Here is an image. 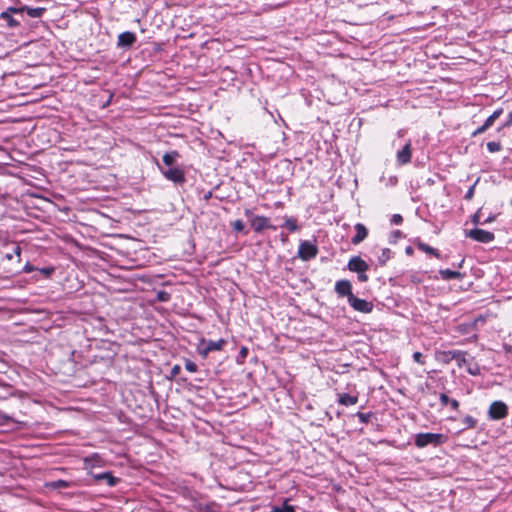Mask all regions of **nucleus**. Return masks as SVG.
Masks as SVG:
<instances>
[{
  "mask_svg": "<svg viewBox=\"0 0 512 512\" xmlns=\"http://www.w3.org/2000/svg\"><path fill=\"white\" fill-rule=\"evenodd\" d=\"M162 175L169 181L182 185L185 182V173L179 167H168L165 169L161 165L157 164Z\"/></svg>",
  "mask_w": 512,
  "mask_h": 512,
  "instance_id": "f257e3e1",
  "label": "nucleus"
},
{
  "mask_svg": "<svg viewBox=\"0 0 512 512\" xmlns=\"http://www.w3.org/2000/svg\"><path fill=\"white\" fill-rule=\"evenodd\" d=\"M318 254V247L311 241H301L298 248V257L303 261H309Z\"/></svg>",
  "mask_w": 512,
  "mask_h": 512,
  "instance_id": "f03ea898",
  "label": "nucleus"
},
{
  "mask_svg": "<svg viewBox=\"0 0 512 512\" xmlns=\"http://www.w3.org/2000/svg\"><path fill=\"white\" fill-rule=\"evenodd\" d=\"M443 438L442 434L436 433H419L415 438V445L419 448H423L429 444L437 445L441 443Z\"/></svg>",
  "mask_w": 512,
  "mask_h": 512,
  "instance_id": "7ed1b4c3",
  "label": "nucleus"
},
{
  "mask_svg": "<svg viewBox=\"0 0 512 512\" xmlns=\"http://www.w3.org/2000/svg\"><path fill=\"white\" fill-rule=\"evenodd\" d=\"M488 413L491 419L500 420L507 416L508 407L502 401H495L490 405Z\"/></svg>",
  "mask_w": 512,
  "mask_h": 512,
  "instance_id": "20e7f679",
  "label": "nucleus"
},
{
  "mask_svg": "<svg viewBox=\"0 0 512 512\" xmlns=\"http://www.w3.org/2000/svg\"><path fill=\"white\" fill-rule=\"evenodd\" d=\"M466 236L481 243L492 242L495 238L492 232L478 228L468 231Z\"/></svg>",
  "mask_w": 512,
  "mask_h": 512,
  "instance_id": "39448f33",
  "label": "nucleus"
},
{
  "mask_svg": "<svg viewBox=\"0 0 512 512\" xmlns=\"http://www.w3.org/2000/svg\"><path fill=\"white\" fill-rule=\"evenodd\" d=\"M348 302L354 310L362 312V313H369L373 309V305L371 302H368L364 299H360V298L356 297L354 294L351 295Z\"/></svg>",
  "mask_w": 512,
  "mask_h": 512,
  "instance_id": "423d86ee",
  "label": "nucleus"
},
{
  "mask_svg": "<svg viewBox=\"0 0 512 512\" xmlns=\"http://www.w3.org/2000/svg\"><path fill=\"white\" fill-rule=\"evenodd\" d=\"M251 226L256 232H261L264 229H276L265 216H254L251 220Z\"/></svg>",
  "mask_w": 512,
  "mask_h": 512,
  "instance_id": "0eeeda50",
  "label": "nucleus"
},
{
  "mask_svg": "<svg viewBox=\"0 0 512 512\" xmlns=\"http://www.w3.org/2000/svg\"><path fill=\"white\" fill-rule=\"evenodd\" d=\"M335 291L339 296H347L349 300L352 293L351 283L348 280H339L336 282Z\"/></svg>",
  "mask_w": 512,
  "mask_h": 512,
  "instance_id": "6e6552de",
  "label": "nucleus"
},
{
  "mask_svg": "<svg viewBox=\"0 0 512 512\" xmlns=\"http://www.w3.org/2000/svg\"><path fill=\"white\" fill-rule=\"evenodd\" d=\"M226 341L224 339H219L217 341H208L206 342L205 348L200 350V354L206 357L212 351H220L224 347Z\"/></svg>",
  "mask_w": 512,
  "mask_h": 512,
  "instance_id": "1a4fd4ad",
  "label": "nucleus"
},
{
  "mask_svg": "<svg viewBox=\"0 0 512 512\" xmlns=\"http://www.w3.org/2000/svg\"><path fill=\"white\" fill-rule=\"evenodd\" d=\"M349 270L357 273L365 272L368 269L367 263L358 256L352 257L348 262Z\"/></svg>",
  "mask_w": 512,
  "mask_h": 512,
  "instance_id": "9d476101",
  "label": "nucleus"
},
{
  "mask_svg": "<svg viewBox=\"0 0 512 512\" xmlns=\"http://www.w3.org/2000/svg\"><path fill=\"white\" fill-rule=\"evenodd\" d=\"M136 41V36L134 33L126 31L121 33L118 36V46L119 47H131Z\"/></svg>",
  "mask_w": 512,
  "mask_h": 512,
  "instance_id": "9b49d317",
  "label": "nucleus"
},
{
  "mask_svg": "<svg viewBox=\"0 0 512 512\" xmlns=\"http://www.w3.org/2000/svg\"><path fill=\"white\" fill-rule=\"evenodd\" d=\"M411 144L407 143L400 151L397 152V161L400 165L407 164L411 161Z\"/></svg>",
  "mask_w": 512,
  "mask_h": 512,
  "instance_id": "f8f14e48",
  "label": "nucleus"
},
{
  "mask_svg": "<svg viewBox=\"0 0 512 512\" xmlns=\"http://www.w3.org/2000/svg\"><path fill=\"white\" fill-rule=\"evenodd\" d=\"M355 230H356V234L354 235V237L352 238V243L353 244H359L360 242H362L368 235V230L367 228L361 224V223H357L355 225Z\"/></svg>",
  "mask_w": 512,
  "mask_h": 512,
  "instance_id": "ddd939ff",
  "label": "nucleus"
},
{
  "mask_svg": "<svg viewBox=\"0 0 512 512\" xmlns=\"http://www.w3.org/2000/svg\"><path fill=\"white\" fill-rule=\"evenodd\" d=\"M457 350L455 351H436L435 358L438 362L447 364L452 360H455Z\"/></svg>",
  "mask_w": 512,
  "mask_h": 512,
  "instance_id": "4468645a",
  "label": "nucleus"
},
{
  "mask_svg": "<svg viewBox=\"0 0 512 512\" xmlns=\"http://www.w3.org/2000/svg\"><path fill=\"white\" fill-rule=\"evenodd\" d=\"M19 11L20 10H18L16 8L10 7V8H8L7 11H4L1 13L0 18L5 20L9 27H16L19 25V22L12 17L11 12L17 13Z\"/></svg>",
  "mask_w": 512,
  "mask_h": 512,
  "instance_id": "2eb2a0df",
  "label": "nucleus"
},
{
  "mask_svg": "<svg viewBox=\"0 0 512 512\" xmlns=\"http://www.w3.org/2000/svg\"><path fill=\"white\" fill-rule=\"evenodd\" d=\"M94 479L97 481L105 480L110 487L116 485L118 482V479L115 478L110 472L96 474L94 475Z\"/></svg>",
  "mask_w": 512,
  "mask_h": 512,
  "instance_id": "dca6fc26",
  "label": "nucleus"
},
{
  "mask_svg": "<svg viewBox=\"0 0 512 512\" xmlns=\"http://www.w3.org/2000/svg\"><path fill=\"white\" fill-rule=\"evenodd\" d=\"M339 404L344 406L355 405L358 402L357 396H351L347 393H342L339 395L338 399Z\"/></svg>",
  "mask_w": 512,
  "mask_h": 512,
  "instance_id": "f3484780",
  "label": "nucleus"
},
{
  "mask_svg": "<svg viewBox=\"0 0 512 512\" xmlns=\"http://www.w3.org/2000/svg\"><path fill=\"white\" fill-rule=\"evenodd\" d=\"M179 157V153L177 151H170L163 155L162 161L163 164L167 167H173L176 159Z\"/></svg>",
  "mask_w": 512,
  "mask_h": 512,
  "instance_id": "a211bd4d",
  "label": "nucleus"
},
{
  "mask_svg": "<svg viewBox=\"0 0 512 512\" xmlns=\"http://www.w3.org/2000/svg\"><path fill=\"white\" fill-rule=\"evenodd\" d=\"M439 274L443 280L459 279L462 277L460 272L450 269H442L439 271Z\"/></svg>",
  "mask_w": 512,
  "mask_h": 512,
  "instance_id": "6ab92c4d",
  "label": "nucleus"
},
{
  "mask_svg": "<svg viewBox=\"0 0 512 512\" xmlns=\"http://www.w3.org/2000/svg\"><path fill=\"white\" fill-rule=\"evenodd\" d=\"M503 113V109L502 108H498L496 109L484 122L486 123L487 126L491 127L495 120H497Z\"/></svg>",
  "mask_w": 512,
  "mask_h": 512,
  "instance_id": "aec40b11",
  "label": "nucleus"
},
{
  "mask_svg": "<svg viewBox=\"0 0 512 512\" xmlns=\"http://www.w3.org/2000/svg\"><path fill=\"white\" fill-rule=\"evenodd\" d=\"M418 248L425 253L431 254L435 257H439L438 251L425 243H419Z\"/></svg>",
  "mask_w": 512,
  "mask_h": 512,
  "instance_id": "412c9836",
  "label": "nucleus"
},
{
  "mask_svg": "<svg viewBox=\"0 0 512 512\" xmlns=\"http://www.w3.org/2000/svg\"><path fill=\"white\" fill-rule=\"evenodd\" d=\"M45 9L41 7L36 8H27V14L32 18H38L41 17L44 13Z\"/></svg>",
  "mask_w": 512,
  "mask_h": 512,
  "instance_id": "4be33fe9",
  "label": "nucleus"
},
{
  "mask_svg": "<svg viewBox=\"0 0 512 512\" xmlns=\"http://www.w3.org/2000/svg\"><path fill=\"white\" fill-rule=\"evenodd\" d=\"M487 149L490 153L499 152L502 150V145L500 142L491 141L487 143Z\"/></svg>",
  "mask_w": 512,
  "mask_h": 512,
  "instance_id": "5701e85b",
  "label": "nucleus"
},
{
  "mask_svg": "<svg viewBox=\"0 0 512 512\" xmlns=\"http://www.w3.org/2000/svg\"><path fill=\"white\" fill-rule=\"evenodd\" d=\"M455 360L457 361L459 367L464 366L466 364V362H467V360H466V353L463 352V351H458L457 350Z\"/></svg>",
  "mask_w": 512,
  "mask_h": 512,
  "instance_id": "b1692460",
  "label": "nucleus"
},
{
  "mask_svg": "<svg viewBox=\"0 0 512 512\" xmlns=\"http://www.w3.org/2000/svg\"><path fill=\"white\" fill-rule=\"evenodd\" d=\"M284 226L287 227L292 232L296 231L298 228L296 220H294L292 218H286L285 222H284Z\"/></svg>",
  "mask_w": 512,
  "mask_h": 512,
  "instance_id": "393cba45",
  "label": "nucleus"
},
{
  "mask_svg": "<svg viewBox=\"0 0 512 512\" xmlns=\"http://www.w3.org/2000/svg\"><path fill=\"white\" fill-rule=\"evenodd\" d=\"M273 512H295V510L293 506L283 503L281 507L273 508Z\"/></svg>",
  "mask_w": 512,
  "mask_h": 512,
  "instance_id": "a878e982",
  "label": "nucleus"
},
{
  "mask_svg": "<svg viewBox=\"0 0 512 512\" xmlns=\"http://www.w3.org/2000/svg\"><path fill=\"white\" fill-rule=\"evenodd\" d=\"M462 422L465 424L467 428H474L476 426L477 421L472 416L467 415L463 418Z\"/></svg>",
  "mask_w": 512,
  "mask_h": 512,
  "instance_id": "bb28decb",
  "label": "nucleus"
},
{
  "mask_svg": "<svg viewBox=\"0 0 512 512\" xmlns=\"http://www.w3.org/2000/svg\"><path fill=\"white\" fill-rule=\"evenodd\" d=\"M185 368H186V370H188L189 372H192V373L197 371V365L190 360H186Z\"/></svg>",
  "mask_w": 512,
  "mask_h": 512,
  "instance_id": "cd10ccee",
  "label": "nucleus"
},
{
  "mask_svg": "<svg viewBox=\"0 0 512 512\" xmlns=\"http://www.w3.org/2000/svg\"><path fill=\"white\" fill-rule=\"evenodd\" d=\"M490 127L486 125L484 122L480 127H478L473 133L472 136H477L479 134L484 133L486 130H488Z\"/></svg>",
  "mask_w": 512,
  "mask_h": 512,
  "instance_id": "c85d7f7f",
  "label": "nucleus"
},
{
  "mask_svg": "<svg viewBox=\"0 0 512 512\" xmlns=\"http://www.w3.org/2000/svg\"><path fill=\"white\" fill-rule=\"evenodd\" d=\"M233 226V229L236 231V232H242L243 229H244V224L241 220H235L232 224Z\"/></svg>",
  "mask_w": 512,
  "mask_h": 512,
  "instance_id": "c756f323",
  "label": "nucleus"
},
{
  "mask_svg": "<svg viewBox=\"0 0 512 512\" xmlns=\"http://www.w3.org/2000/svg\"><path fill=\"white\" fill-rule=\"evenodd\" d=\"M413 360H414L416 363L421 364V365H423V364L425 363V362H424V360H423V355H422V353H420V352H418V351L413 353Z\"/></svg>",
  "mask_w": 512,
  "mask_h": 512,
  "instance_id": "7c9ffc66",
  "label": "nucleus"
},
{
  "mask_svg": "<svg viewBox=\"0 0 512 512\" xmlns=\"http://www.w3.org/2000/svg\"><path fill=\"white\" fill-rule=\"evenodd\" d=\"M390 253V250L387 248L382 250V256L380 258L381 264H385L386 260L390 257Z\"/></svg>",
  "mask_w": 512,
  "mask_h": 512,
  "instance_id": "2f4dec72",
  "label": "nucleus"
},
{
  "mask_svg": "<svg viewBox=\"0 0 512 512\" xmlns=\"http://www.w3.org/2000/svg\"><path fill=\"white\" fill-rule=\"evenodd\" d=\"M52 486L55 488H66L69 486L68 482L64 480H58L52 483Z\"/></svg>",
  "mask_w": 512,
  "mask_h": 512,
  "instance_id": "473e14b6",
  "label": "nucleus"
},
{
  "mask_svg": "<svg viewBox=\"0 0 512 512\" xmlns=\"http://www.w3.org/2000/svg\"><path fill=\"white\" fill-rule=\"evenodd\" d=\"M403 221V218L400 214H394L391 218V223L395 225L401 224Z\"/></svg>",
  "mask_w": 512,
  "mask_h": 512,
  "instance_id": "72a5a7b5",
  "label": "nucleus"
},
{
  "mask_svg": "<svg viewBox=\"0 0 512 512\" xmlns=\"http://www.w3.org/2000/svg\"><path fill=\"white\" fill-rule=\"evenodd\" d=\"M512 125V111L509 113L507 120L503 123V125L498 128L500 131L502 128L510 127Z\"/></svg>",
  "mask_w": 512,
  "mask_h": 512,
  "instance_id": "f704fd0d",
  "label": "nucleus"
},
{
  "mask_svg": "<svg viewBox=\"0 0 512 512\" xmlns=\"http://www.w3.org/2000/svg\"><path fill=\"white\" fill-rule=\"evenodd\" d=\"M474 189H475V184H473L469 189L468 191L466 192L465 194V199L466 200H471L473 198V195H474Z\"/></svg>",
  "mask_w": 512,
  "mask_h": 512,
  "instance_id": "c9c22d12",
  "label": "nucleus"
},
{
  "mask_svg": "<svg viewBox=\"0 0 512 512\" xmlns=\"http://www.w3.org/2000/svg\"><path fill=\"white\" fill-rule=\"evenodd\" d=\"M440 402L443 405H447L450 402V399H449V397L446 394H441L440 395Z\"/></svg>",
  "mask_w": 512,
  "mask_h": 512,
  "instance_id": "e433bc0d",
  "label": "nucleus"
},
{
  "mask_svg": "<svg viewBox=\"0 0 512 512\" xmlns=\"http://www.w3.org/2000/svg\"><path fill=\"white\" fill-rule=\"evenodd\" d=\"M472 222L476 225L480 223V211L473 215Z\"/></svg>",
  "mask_w": 512,
  "mask_h": 512,
  "instance_id": "4c0bfd02",
  "label": "nucleus"
},
{
  "mask_svg": "<svg viewBox=\"0 0 512 512\" xmlns=\"http://www.w3.org/2000/svg\"><path fill=\"white\" fill-rule=\"evenodd\" d=\"M179 372H180V366L179 365H175V366L172 367L171 375L173 377H175Z\"/></svg>",
  "mask_w": 512,
  "mask_h": 512,
  "instance_id": "58836bf2",
  "label": "nucleus"
},
{
  "mask_svg": "<svg viewBox=\"0 0 512 512\" xmlns=\"http://www.w3.org/2000/svg\"><path fill=\"white\" fill-rule=\"evenodd\" d=\"M358 279H359L361 282H365V281H367L368 276H367L364 272H361V273H358Z\"/></svg>",
  "mask_w": 512,
  "mask_h": 512,
  "instance_id": "ea45409f",
  "label": "nucleus"
},
{
  "mask_svg": "<svg viewBox=\"0 0 512 512\" xmlns=\"http://www.w3.org/2000/svg\"><path fill=\"white\" fill-rule=\"evenodd\" d=\"M158 298L161 301H166L168 299V294L166 292H160L159 295H158Z\"/></svg>",
  "mask_w": 512,
  "mask_h": 512,
  "instance_id": "a19ab883",
  "label": "nucleus"
},
{
  "mask_svg": "<svg viewBox=\"0 0 512 512\" xmlns=\"http://www.w3.org/2000/svg\"><path fill=\"white\" fill-rule=\"evenodd\" d=\"M468 372L471 375H477V374H479V368L478 367H476L475 369L474 368H468Z\"/></svg>",
  "mask_w": 512,
  "mask_h": 512,
  "instance_id": "79ce46f5",
  "label": "nucleus"
},
{
  "mask_svg": "<svg viewBox=\"0 0 512 512\" xmlns=\"http://www.w3.org/2000/svg\"><path fill=\"white\" fill-rule=\"evenodd\" d=\"M449 403L451 404V407H452L453 409H457V408L459 407V402H458L457 400H455V399L450 400V402H449Z\"/></svg>",
  "mask_w": 512,
  "mask_h": 512,
  "instance_id": "37998d69",
  "label": "nucleus"
},
{
  "mask_svg": "<svg viewBox=\"0 0 512 512\" xmlns=\"http://www.w3.org/2000/svg\"><path fill=\"white\" fill-rule=\"evenodd\" d=\"M41 271L46 275H50L54 271V269L53 268H45V269H42Z\"/></svg>",
  "mask_w": 512,
  "mask_h": 512,
  "instance_id": "c03bdc74",
  "label": "nucleus"
},
{
  "mask_svg": "<svg viewBox=\"0 0 512 512\" xmlns=\"http://www.w3.org/2000/svg\"><path fill=\"white\" fill-rule=\"evenodd\" d=\"M494 219H495V216H489V217L484 221V223H490V222L494 221Z\"/></svg>",
  "mask_w": 512,
  "mask_h": 512,
  "instance_id": "a18cd8bd",
  "label": "nucleus"
},
{
  "mask_svg": "<svg viewBox=\"0 0 512 512\" xmlns=\"http://www.w3.org/2000/svg\"><path fill=\"white\" fill-rule=\"evenodd\" d=\"M359 418L361 419L362 422L366 421V415L363 413H359Z\"/></svg>",
  "mask_w": 512,
  "mask_h": 512,
  "instance_id": "49530a36",
  "label": "nucleus"
},
{
  "mask_svg": "<svg viewBox=\"0 0 512 512\" xmlns=\"http://www.w3.org/2000/svg\"><path fill=\"white\" fill-rule=\"evenodd\" d=\"M24 270H25L26 272H30V271H32V267H30V266H26V267L24 268Z\"/></svg>",
  "mask_w": 512,
  "mask_h": 512,
  "instance_id": "de8ad7c7",
  "label": "nucleus"
},
{
  "mask_svg": "<svg viewBox=\"0 0 512 512\" xmlns=\"http://www.w3.org/2000/svg\"><path fill=\"white\" fill-rule=\"evenodd\" d=\"M394 235H395V237H398V236H400V235H401V232H400V231H395V232H394Z\"/></svg>",
  "mask_w": 512,
  "mask_h": 512,
  "instance_id": "09e8293b",
  "label": "nucleus"
},
{
  "mask_svg": "<svg viewBox=\"0 0 512 512\" xmlns=\"http://www.w3.org/2000/svg\"><path fill=\"white\" fill-rule=\"evenodd\" d=\"M246 352H247V349H246V348H242L241 353H242L243 355H245V354H246Z\"/></svg>",
  "mask_w": 512,
  "mask_h": 512,
  "instance_id": "8fccbe9b",
  "label": "nucleus"
},
{
  "mask_svg": "<svg viewBox=\"0 0 512 512\" xmlns=\"http://www.w3.org/2000/svg\"><path fill=\"white\" fill-rule=\"evenodd\" d=\"M245 214H246L247 216L251 215V213H250V211H249V210H246Z\"/></svg>",
  "mask_w": 512,
  "mask_h": 512,
  "instance_id": "3c124183",
  "label": "nucleus"
},
{
  "mask_svg": "<svg viewBox=\"0 0 512 512\" xmlns=\"http://www.w3.org/2000/svg\"><path fill=\"white\" fill-rule=\"evenodd\" d=\"M109 103H110V99H109V100H107V103H106V104H104L103 106L105 107V106H106V105H108Z\"/></svg>",
  "mask_w": 512,
  "mask_h": 512,
  "instance_id": "603ef678",
  "label": "nucleus"
}]
</instances>
